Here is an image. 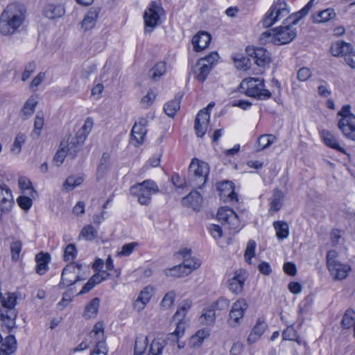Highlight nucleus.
I'll list each match as a JSON object with an SVG mask.
<instances>
[{
	"label": "nucleus",
	"instance_id": "0eeeda50",
	"mask_svg": "<svg viewBox=\"0 0 355 355\" xmlns=\"http://www.w3.org/2000/svg\"><path fill=\"white\" fill-rule=\"evenodd\" d=\"M349 105H345L338 112V115L341 119L338 123V127L343 135L352 141H355V115L350 112Z\"/></svg>",
	"mask_w": 355,
	"mask_h": 355
},
{
	"label": "nucleus",
	"instance_id": "aec40b11",
	"mask_svg": "<svg viewBox=\"0 0 355 355\" xmlns=\"http://www.w3.org/2000/svg\"><path fill=\"white\" fill-rule=\"evenodd\" d=\"M211 69L209 64L205 63V60H199L194 67V73L199 81H204Z\"/></svg>",
	"mask_w": 355,
	"mask_h": 355
},
{
	"label": "nucleus",
	"instance_id": "72a5a7b5",
	"mask_svg": "<svg viewBox=\"0 0 355 355\" xmlns=\"http://www.w3.org/2000/svg\"><path fill=\"white\" fill-rule=\"evenodd\" d=\"M44 125V114L38 113L35 119L34 129L31 133L33 139H38L41 135Z\"/></svg>",
	"mask_w": 355,
	"mask_h": 355
},
{
	"label": "nucleus",
	"instance_id": "e2e57ef3",
	"mask_svg": "<svg viewBox=\"0 0 355 355\" xmlns=\"http://www.w3.org/2000/svg\"><path fill=\"white\" fill-rule=\"evenodd\" d=\"M155 98V94L153 91H149L147 94L142 98L141 104L143 107L148 108L153 104Z\"/></svg>",
	"mask_w": 355,
	"mask_h": 355
},
{
	"label": "nucleus",
	"instance_id": "bf43d9fd",
	"mask_svg": "<svg viewBox=\"0 0 355 355\" xmlns=\"http://www.w3.org/2000/svg\"><path fill=\"white\" fill-rule=\"evenodd\" d=\"M18 205L24 210H28L32 206L33 202L31 198L24 196H20L17 199Z\"/></svg>",
	"mask_w": 355,
	"mask_h": 355
},
{
	"label": "nucleus",
	"instance_id": "f8f14e48",
	"mask_svg": "<svg viewBox=\"0 0 355 355\" xmlns=\"http://www.w3.org/2000/svg\"><path fill=\"white\" fill-rule=\"evenodd\" d=\"M148 121L144 118H141L139 121L135 122L131 131V139L135 146L143 144L144 137L147 132L146 125Z\"/></svg>",
	"mask_w": 355,
	"mask_h": 355
},
{
	"label": "nucleus",
	"instance_id": "6ab92c4d",
	"mask_svg": "<svg viewBox=\"0 0 355 355\" xmlns=\"http://www.w3.org/2000/svg\"><path fill=\"white\" fill-rule=\"evenodd\" d=\"M352 49L351 44L339 40L331 44L330 51L333 56H341L345 58Z\"/></svg>",
	"mask_w": 355,
	"mask_h": 355
},
{
	"label": "nucleus",
	"instance_id": "4be33fe9",
	"mask_svg": "<svg viewBox=\"0 0 355 355\" xmlns=\"http://www.w3.org/2000/svg\"><path fill=\"white\" fill-rule=\"evenodd\" d=\"M320 135L327 146L339 152L345 153V149L340 146L337 139L329 131L323 130L321 131Z\"/></svg>",
	"mask_w": 355,
	"mask_h": 355
},
{
	"label": "nucleus",
	"instance_id": "de8ad7c7",
	"mask_svg": "<svg viewBox=\"0 0 355 355\" xmlns=\"http://www.w3.org/2000/svg\"><path fill=\"white\" fill-rule=\"evenodd\" d=\"M2 347H6L9 351L8 353H15L17 348V340L15 336H8L5 339V342L2 343Z\"/></svg>",
	"mask_w": 355,
	"mask_h": 355
},
{
	"label": "nucleus",
	"instance_id": "c85d7f7f",
	"mask_svg": "<svg viewBox=\"0 0 355 355\" xmlns=\"http://www.w3.org/2000/svg\"><path fill=\"white\" fill-rule=\"evenodd\" d=\"M100 304V300L98 297H95L86 306L83 316L85 319L94 318L98 312Z\"/></svg>",
	"mask_w": 355,
	"mask_h": 355
},
{
	"label": "nucleus",
	"instance_id": "680f3d73",
	"mask_svg": "<svg viewBox=\"0 0 355 355\" xmlns=\"http://www.w3.org/2000/svg\"><path fill=\"white\" fill-rule=\"evenodd\" d=\"M90 355H107V349L104 340H99Z\"/></svg>",
	"mask_w": 355,
	"mask_h": 355
},
{
	"label": "nucleus",
	"instance_id": "423d86ee",
	"mask_svg": "<svg viewBox=\"0 0 355 355\" xmlns=\"http://www.w3.org/2000/svg\"><path fill=\"white\" fill-rule=\"evenodd\" d=\"M159 191L157 184L151 180L137 183L130 189L131 195L137 198V201L143 205H148L150 202L152 194L158 193Z\"/></svg>",
	"mask_w": 355,
	"mask_h": 355
},
{
	"label": "nucleus",
	"instance_id": "37998d69",
	"mask_svg": "<svg viewBox=\"0 0 355 355\" xmlns=\"http://www.w3.org/2000/svg\"><path fill=\"white\" fill-rule=\"evenodd\" d=\"M89 337L96 343L99 340H104L103 324L102 322H97L94 326L93 329L89 333Z\"/></svg>",
	"mask_w": 355,
	"mask_h": 355
},
{
	"label": "nucleus",
	"instance_id": "20e7f679",
	"mask_svg": "<svg viewBox=\"0 0 355 355\" xmlns=\"http://www.w3.org/2000/svg\"><path fill=\"white\" fill-rule=\"evenodd\" d=\"M209 173V166L207 162L192 159L189 166V184L195 189H201L207 182Z\"/></svg>",
	"mask_w": 355,
	"mask_h": 355
},
{
	"label": "nucleus",
	"instance_id": "473e14b6",
	"mask_svg": "<svg viewBox=\"0 0 355 355\" xmlns=\"http://www.w3.org/2000/svg\"><path fill=\"white\" fill-rule=\"evenodd\" d=\"M182 202L184 205H189L191 207L199 205L202 202L200 193L196 191H192L186 197L183 198Z\"/></svg>",
	"mask_w": 355,
	"mask_h": 355
},
{
	"label": "nucleus",
	"instance_id": "8fccbe9b",
	"mask_svg": "<svg viewBox=\"0 0 355 355\" xmlns=\"http://www.w3.org/2000/svg\"><path fill=\"white\" fill-rule=\"evenodd\" d=\"M177 266L172 267L171 268L167 269L165 270V274L168 277H182L184 276L188 275L189 274V271H187V269L184 268V269H178L175 268Z\"/></svg>",
	"mask_w": 355,
	"mask_h": 355
},
{
	"label": "nucleus",
	"instance_id": "bb28decb",
	"mask_svg": "<svg viewBox=\"0 0 355 355\" xmlns=\"http://www.w3.org/2000/svg\"><path fill=\"white\" fill-rule=\"evenodd\" d=\"M276 15V18H282L289 13L288 5L284 0H277L270 8Z\"/></svg>",
	"mask_w": 355,
	"mask_h": 355
},
{
	"label": "nucleus",
	"instance_id": "a211bd4d",
	"mask_svg": "<svg viewBox=\"0 0 355 355\" xmlns=\"http://www.w3.org/2000/svg\"><path fill=\"white\" fill-rule=\"evenodd\" d=\"M211 42V35L205 31H200L193 37L192 44L196 51L204 50Z\"/></svg>",
	"mask_w": 355,
	"mask_h": 355
},
{
	"label": "nucleus",
	"instance_id": "f3484780",
	"mask_svg": "<svg viewBox=\"0 0 355 355\" xmlns=\"http://www.w3.org/2000/svg\"><path fill=\"white\" fill-rule=\"evenodd\" d=\"M247 51L250 55L253 57L258 66H264L270 61V53L263 48L247 49Z\"/></svg>",
	"mask_w": 355,
	"mask_h": 355
},
{
	"label": "nucleus",
	"instance_id": "774afa93",
	"mask_svg": "<svg viewBox=\"0 0 355 355\" xmlns=\"http://www.w3.org/2000/svg\"><path fill=\"white\" fill-rule=\"evenodd\" d=\"M19 187L21 190H31V192L33 191V187H31V182L26 177L21 176L18 180Z\"/></svg>",
	"mask_w": 355,
	"mask_h": 355
},
{
	"label": "nucleus",
	"instance_id": "b1692460",
	"mask_svg": "<svg viewBox=\"0 0 355 355\" xmlns=\"http://www.w3.org/2000/svg\"><path fill=\"white\" fill-rule=\"evenodd\" d=\"M266 327L267 326L263 321L258 320L248 338V342L250 344L255 343L263 334Z\"/></svg>",
	"mask_w": 355,
	"mask_h": 355
},
{
	"label": "nucleus",
	"instance_id": "2eb2a0df",
	"mask_svg": "<svg viewBox=\"0 0 355 355\" xmlns=\"http://www.w3.org/2000/svg\"><path fill=\"white\" fill-rule=\"evenodd\" d=\"M245 279V272L242 269L236 270L234 276L229 280L230 290L236 295L241 293Z\"/></svg>",
	"mask_w": 355,
	"mask_h": 355
},
{
	"label": "nucleus",
	"instance_id": "a878e982",
	"mask_svg": "<svg viewBox=\"0 0 355 355\" xmlns=\"http://www.w3.org/2000/svg\"><path fill=\"white\" fill-rule=\"evenodd\" d=\"M98 15V12L96 9L90 10L82 21V28L85 31L92 28L96 22Z\"/></svg>",
	"mask_w": 355,
	"mask_h": 355
},
{
	"label": "nucleus",
	"instance_id": "412c9836",
	"mask_svg": "<svg viewBox=\"0 0 355 355\" xmlns=\"http://www.w3.org/2000/svg\"><path fill=\"white\" fill-rule=\"evenodd\" d=\"M84 142H80V139L76 135L73 137L71 141L67 144H64V146L68 153V157L74 159L77 153L80 150L81 146Z\"/></svg>",
	"mask_w": 355,
	"mask_h": 355
},
{
	"label": "nucleus",
	"instance_id": "c9c22d12",
	"mask_svg": "<svg viewBox=\"0 0 355 355\" xmlns=\"http://www.w3.org/2000/svg\"><path fill=\"white\" fill-rule=\"evenodd\" d=\"M148 337L139 336L135 339L134 355H143L147 349Z\"/></svg>",
	"mask_w": 355,
	"mask_h": 355
},
{
	"label": "nucleus",
	"instance_id": "f257e3e1",
	"mask_svg": "<svg viewBox=\"0 0 355 355\" xmlns=\"http://www.w3.org/2000/svg\"><path fill=\"white\" fill-rule=\"evenodd\" d=\"M313 5V0L309 1L300 10L291 15L287 17L284 26L276 29L266 31L261 33L260 40L263 44L271 42L276 45L290 43L296 35V28L293 27L298 21L305 17L311 10Z\"/></svg>",
	"mask_w": 355,
	"mask_h": 355
},
{
	"label": "nucleus",
	"instance_id": "39448f33",
	"mask_svg": "<svg viewBox=\"0 0 355 355\" xmlns=\"http://www.w3.org/2000/svg\"><path fill=\"white\" fill-rule=\"evenodd\" d=\"M263 80L248 78L243 80L239 85V91L246 96L259 100H266L271 97V93L264 88Z\"/></svg>",
	"mask_w": 355,
	"mask_h": 355
},
{
	"label": "nucleus",
	"instance_id": "338daca9",
	"mask_svg": "<svg viewBox=\"0 0 355 355\" xmlns=\"http://www.w3.org/2000/svg\"><path fill=\"white\" fill-rule=\"evenodd\" d=\"M234 62L236 64V67L243 70H247L250 68V59L244 57L240 58H234Z\"/></svg>",
	"mask_w": 355,
	"mask_h": 355
},
{
	"label": "nucleus",
	"instance_id": "9d476101",
	"mask_svg": "<svg viewBox=\"0 0 355 355\" xmlns=\"http://www.w3.org/2000/svg\"><path fill=\"white\" fill-rule=\"evenodd\" d=\"M248 308L247 301L241 298L236 300L232 305L229 313L227 323L231 327H237L241 323L244 314Z\"/></svg>",
	"mask_w": 355,
	"mask_h": 355
},
{
	"label": "nucleus",
	"instance_id": "4d7b16f0",
	"mask_svg": "<svg viewBox=\"0 0 355 355\" xmlns=\"http://www.w3.org/2000/svg\"><path fill=\"white\" fill-rule=\"evenodd\" d=\"M256 243L253 240H250L247 244L245 252V259L248 263H251V259L254 256Z\"/></svg>",
	"mask_w": 355,
	"mask_h": 355
},
{
	"label": "nucleus",
	"instance_id": "052dcab7",
	"mask_svg": "<svg viewBox=\"0 0 355 355\" xmlns=\"http://www.w3.org/2000/svg\"><path fill=\"white\" fill-rule=\"evenodd\" d=\"M137 243H130L122 246L121 250L117 253L118 257L129 256L133 252L135 248L137 246Z\"/></svg>",
	"mask_w": 355,
	"mask_h": 355
},
{
	"label": "nucleus",
	"instance_id": "4c0bfd02",
	"mask_svg": "<svg viewBox=\"0 0 355 355\" xmlns=\"http://www.w3.org/2000/svg\"><path fill=\"white\" fill-rule=\"evenodd\" d=\"M93 127V121L90 118H87L82 128L76 132V135L80 139V142H85L87 135L91 132Z\"/></svg>",
	"mask_w": 355,
	"mask_h": 355
},
{
	"label": "nucleus",
	"instance_id": "ea45409f",
	"mask_svg": "<svg viewBox=\"0 0 355 355\" xmlns=\"http://www.w3.org/2000/svg\"><path fill=\"white\" fill-rule=\"evenodd\" d=\"M80 236L87 241H93L98 237V231L92 225H87L80 231Z\"/></svg>",
	"mask_w": 355,
	"mask_h": 355
},
{
	"label": "nucleus",
	"instance_id": "7ed1b4c3",
	"mask_svg": "<svg viewBox=\"0 0 355 355\" xmlns=\"http://www.w3.org/2000/svg\"><path fill=\"white\" fill-rule=\"evenodd\" d=\"M17 297L14 293H8L7 297L0 292V318L3 325L10 331L15 326L17 312L15 309Z\"/></svg>",
	"mask_w": 355,
	"mask_h": 355
},
{
	"label": "nucleus",
	"instance_id": "a18cd8bd",
	"mask_svg": "<svg viewBox=\"0 0 355 355\" xmlns=\"http://www.w3.org/2000/svg\"><path fill=\"white\" fill-rule=\"evenodd\" d=\"M164 347V340L155 339L152 342L147 355H161Z\"/></svg>",
	"mask_w": 355,
	"mask_h": 355
},
{
	"label": "nucleus",
	"instance_id": "864d4df0",
	"mask_svg": "<svg viewBox=\"0 0 355 355\" xmlns=\"http://www.w3.org/2000/svg\"><path fill=\"white\" fill-rule=\"evenodd\" d=\"M279 19L280 18H276V15L273 12H271V10L270 9L262 20L263 27L268 28Z\"/></svg>",
	"mask_w": 355,
	"mask_h": 355
},
{
	"label": "nucleus",
	"instance_id": "3c124183",
	"mask_svg": "<svg viewBox=\"0 0 355 355\" xmlns=\"http://www.w3.org/2000/svg\"><path fill=\"white\" fill-rule=\"evenodd\" d=\"M175 296L176 293L174 291H168L164 296L161 301L160 305L165 309L170 308L174 302Z\"/></svg>",
	"mask_w": 355,
	"mask_h": 355
},
{
	"label": "nucleus",
	"instance_id": "603ef678",
	"mask_svg": "<svg viewBox=\"0 0 355 355\" xmlns=\"http://www.w3.org/2000/svg\"><path fill=\"white\" fill-rule=\"evenodd\" d=\"M68 157V153L67 152L65 147L64 146V143L60 144V146L59 150L56 152L53 161L55 162L57 166H60L63 163L64 158Z\"/></svg>",
	"mask_w": 355,
	"mask_h": 355
},
{
	"label": "nucleus",
	"instance_id": "5fc2aeb1",
	"mask_svg": "<svg viewBox=\"0 0 355 355\" xmlns=\"http://www.w3.org/2000/svg\"><path fill=\"white\" fill-rule=\"evenodd\" d=\"M22 244L19 241H15L10 245L12 259L17 261L19 259V254L21 250Z\"/></svg>",
	"mask_w": 355,
	"mask_h": 355
},
{
	"label": "nucleus",
	"instance_id": "09e8293b",
	"mask_svg": "<svg viewBox=\"0 0 355 355\" xmlns=\"http://www.w3.org/2000/svg\"><path fill=\"white\" fill-rule=\"evenodd\" d=\"M201 317L204 318L205 323L207 325L213 324L216 320V314H215L214 308L209 307V308L205 309Z\"/></svg>",
	"mask_w": 355,
	"mask_h": 355
},
{
	"label": "nucleus",
	"instance_id": "4468645a",
	"mask_svg": "<svg viewBox=\"0 0 355 355\" xmlns=\"http://www.w3.org/2000/svg\"><path fill=\"white\" fill-rule=\"evenodd\" d=\"M14 204L11 189L0 180V206L3 207L4 211H10Z\"/></svg>",
	"mask_w": 355,
	"mask_h": 355
},
{
	"label": "nucleus",
	"instance_id": "7c9ffc66",
	"mask_svg": "<svg viewBox=\"0 0 355 355\" xmlns=\"http://www.w3.org/2000/svg\"><path fill=\"white\" fill-rule=\"evenodd\" d=\"M276 140L275 136L273 135H261L257 141V151H261L270 145H272Z\"/></svg>",
	"mask_w": 355,
	"mask_h": 355
},
{
	"label": "nucleus",
	"instance_id": "9b49d317",
	"mask_svg": "<svg viewBox=\"0 0 355 355\" xmlns=\"http://www.w3.org/2000/svg\"><path fill=\"white\" fill-rule=\"evenodd\" d=\"M83 265L78 263H71L67 265L62 270L61 275V281L59 286L65 288L74 284V278L76 276V270H82Z\"/></svg>",
	"mask_w": 355,
	"mask_h": 355
},
{
	"label": "nucleus",
	"instance_id": "dca6fc26",
	"mask_svg": "<svg viewBox=\"0 0 355 355\" xmlns=\"http://www.w3.org/2000/svg\"><path fill=\"white\" fill-rule=\"evenodd\" d=\"M162 8L155 2L150 3L149 8L145 11L144 15L145 25L147 28H154L159 19L158 12Z\"/></svg>",
	"mask_w": 355,
	"mask_h": 355
},
{
	"label": "nucleus",
	"instance_id": "1a4fd4ad",
	"mask_svg": "<svg viewBox=\"0 0 355 355\" xmlns=\"http://www.w3.org/2000/svg\"><path fill=\"white\" fill-rule=\"evenodd\" d=\"M217 218L223 225L226 226L230 230L238 232L241 229L239 217L232 209L220 207L217 213Z\"/></svg>",
	"mask_w": 355,
	"mask_h": 355
},
{
	"label": "nucleus",
	"instance_id": "cd10ccee",
	"mask_svg": "<svg viewBox=\"0 0 355 355\" xmlns=\"http://www.w3.org/2000/svg\"><path fill=\"white\" fill-rule=\"evenodd\" d=\"M284 197L283 192L279 189H275L270 198V211H278L280 210L283 205L282 200Z\"/></svg>",
	"mask_w": 355,
	"mask_h": 355
},
{
	"label": "nucleus",
	"instance_id": "49530a36",
	"mask_svg": "<svg viewBox=\"0 0 355 355\" xmlns=\"http://www.w3.org/2000/svg\"><path fill=\"white\" fill-rule=\"evenodd\" d=\"M26 136L23 133H19L17 135L11 151L15 154H19L21 150V146L25 143Z\"/></svg>",
	"mask_w": 355,
	"mask_h": 355
},
{
	"label": "nucleus",
	"instance_id": "ddd939ff",
	"mask_svg": "<svg viewBox=\"0 0 355 355\" xmlns=\"http://www.w3.org/2000/svg\"><path fill=\"white\" fill-rule=\"evenodd\" d=\"M209 112H207V109H202L198 113L195 119L194 129L198 137H202L205 135L209 121Z\"/></svg>",
	"mask_w": 355,
	"mask_h": 355
},
{
	"label": "nucleus",
	"instance_id": "e433bc0d",
	"mask_svg": "<svg viewBox=\"0 0 355 355\" xmlns=\"http://www.w3.org/2000/svg\"><path fill=\"white\" fill-rule=\"evenodd\" d=\"M83 182L82 177L69 176L63 184L62 189L64 191L69 192L80 185Z\"/></svg>",
	"mask_w": 355,
	"mask_h": 355
},
{
	"label": "nucleus",
	"instance_id": "6e6552de",
	"mask_svg": "<svg viewBox=\"0 0 355 355\" xmlns=\"http://www.w3.org/2000/svg\"><path fill=\"white\" fill-rule=\"evenodd\" d=\"M327 265L331 275L339 280L345 279L350 270L348 265L343 264L337 260V252L335 250L327 252Z\"/></svg>",
	"mask_w": 355,
	"mask_h": 355
},
{
	"label": "nucleus",
	"instance_id": "393cba45",
	"mask_svg": "<svg viewBox=\"0 0 355 355\" xmlns=\"http://www.w3.org/2000/svg\"><path fill=\"white\" fill-rule=\"evenodd\" d=\"M335 17L336 12L331 8H327L311 15L312 20L315 23H324Z\"/></svg>",
	"mask_w": 355,
	"mask_h": 355
},
{
	"label": "nucleus",
	"instance_id": "58836bf2",
	"mask_svg": "<svg viewBox=\"0 0 355 355\" xmlns=\"http://www.w3.org/2000/svg\"><path fill=\"white\" fill-rule=\"evenodd\" d=\"M200 266V263L197 259L189 257L187 259H184L182 263L177 265L175 268L178 269H187V271H189V274L195 269L199 268Z\"/></svg>",
	"mask_w": 355,
	"mask_h": 355
},
{
	"label": "nucleus",
	"instance_id": "6e6d98bb",
	"mask_svg": "<svg viewBox=\"0 0 355 355\" xmlns=\"http://www.w3.org/2000/svg\"><path fill=\"white\" fill-rule=\"evenodd\" d=\"M77 254V250L74 244H69L64 250V258L65 261H73Z\"/></svg>",
	"mask_w": 355,
	"mask_h": 355
},
{
	"label": "nucleus",
	"instance_id": "c03bdc74",
	"mask_svg": "<svg viewBox=\"0 0 355 355\" xmlns=\"http://www.w3.org/2000/svg\"><path fill=\"white\" fill-rule=\"evenodd\" d=\"M166 72V64L163 62L157 63L150 71V77L157 80Z\"/></svg>",
	"mask_w": 355,
	"mask_h": 355
},
{
	"label": "nucleus",
	"instance_id": "13d9d810",
	"mask_svg": "<svg viewBox=\"0 0 355 355\" xmlns=\"http://www.w3.org/2000/svg\"><path fill=\"white\" fill-rule=\"evenodd\" d=\"M35 261L37 263L35 271L39 275H43L44 270V252L41 251L35 256Z\"/></svg>",
	"mask_w": 355,
	"mask_h": 355
},
{
	"label": "nucleus",
	"instance_id": "79ce46f5",
	"mask_svg": "<svg viewBox=\"0 0 355 355\" xmlns=\"http://www.w3.org/2000/svg\"><path fill=\"white\" fill-rule=\"evenodd\" d=\"M37 103L38 101L37 96H31L24 105L21 112L26 116H31L33 114Z\"/></svg>",
	"mask_w": 355,
	"mask_h": 355
},
{
	"label": "nucleus",
	"instance_id": "f03ea898",
	"mask_svg": "<svg viewBox=\"0 0 355 355\" xmlns=\"http://www.w3.org/2000/svg\"><path fill=\"white\" fill-rule=\"evenodd\" d=\"M26 10L17 3L8 4L0 15V33L10 35L15 33L25 20Z\"/></svg>",
	"mask_w": 355,
	"mask_h": 355
},
{
	"label": "nucleus",
	"instance_id": "f704fd0d",
	"mask_svg": "<svg viewBox=\"0 0 355 355\" xmlns=\"http://www.w3.org/2000/svg\"><path fill=\"white\" fill-rule=\"evenodd\" d=\"M355 323V311L351 309H348L345 311L342 320L341 327L343 329H348L354 326Z\"/></svg>",
	"mask_w": 355,
	"mask_h": 355
},
{
	"label": "nucleus",
	"instance_id": "69168bd1",
	"mask_svg": "<svg viewBox=\"0 0 355 355\" xmlns=\"http://www.w3.org/2000/svg\"><path fill=\"white\" fill-rule=\"evenodd\" d=\"M152 297V288L150 287L144 288L139 293L137 299L148 304Z\"/></svg>",
	"mask_w": 355,
	"mask_h": 355
},
{
	"label": "nucleus",
	"instance_id": "c756f323",
	"mask_svg": "<svg viewBox=\"0 0 355 355\" xmlns=\"http://www.w3.org/2000/svg\"><path fill=\"white\" fill-rule=\"evenodd\" d=\"M182 96H176L175 98L164 105V110L168 116L173 117L180 107Z\"/></svg>",
	"mask_w": 355,
	"mask_h": 355
},
{
	"label": "nucleus",
	"instance_id": "2f4dec72",
	"mask_svg": "<svg viewBox=\"0 0 355 355\" xmlns=\"http://www.w3.org/2000/svg\"><path fill=\"white\" fill-rule=\"evenodd\" d=\"M274 228L276 230V236L279 239H284L288 236V225L284 221H275L273 223Z\"/></svg>",
	"mask_w": 355,
	"mask_h": 355
},
{
	"label": "nucleus",
	"instance_id": "5701e85b",
	"mask_svg": "<svg viewBox=\"0 0 355 355\" xmlns=\"http://www.w3.org/2000/svg\"><path fill=\"white\" fill-rule=\"evenodd\" d=\"M65 9L61 4H49L46 6V17L50 19H55L63 16Z\"/></svg>",
	"mask_w": 355,
	"mask_h": 355
},
{
	"label": "nucleus",
	"instance_id": "0e129e2a",
	"mask_svg": "<svg viewBox=\"0 0 355 355\" xmlns=\"http://www.w3.org/2000/svg\"><path fill=\"white\" fill-rule=\"evenodd\" d=\"M36 64L34 62H29L25 67L24 71L22 73L21 80L26 81L28 79L31 75L35 72Z\"/></svg>",
	"mask_w": 355,
	"mask_h": 355
},
{
	"label": "nucleus",
	"instance_id": "a19ab883",
	"mask_svg": "<svg viewBox=\"0 0 355 355\" xmlns=\"http://www.w3.org/2000/svg\"><path fill=\"white\" fill-rule=\"evenodd\" d=\"M218 189L220 191H225V190H227L228 193H227V196L228 197L230 201H238L237 194L234 191L232 182H224L218 186ZM223 194L226 196L225 193H224Z\"/></svg>",
	"mask_w": 355,
	"mask_h": 355
}]
</instances>
